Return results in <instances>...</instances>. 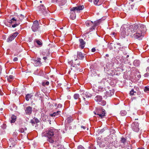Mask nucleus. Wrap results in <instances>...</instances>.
Here are the masks:
<instances>
[{
  "mask_svg": "<svg viewBox=\"0 0 149 149\" xmlns=\"http://www.w3.org/2000/svg\"><path fill=\"white\" fill-rule=\"evenodd\" d=\"M146 29L143 24L133 25H123L120 29L121 35L123 38L126 36H132L134 38L140 39L143 37Z\"/></svg>",
  "mask_w": 149,
  "mask_h": 149,
  "instance_id": "obj_1",
  "label": "nucleus"
},
{
  "mask_svg": "<svg viewBox=\"0 0 149 149\" xmlns=\"http://www.w3.org/2000/svg\"><path fill=\"white\" fill-rule=\"evenodd\" d=\"M74 62H73V60H71L68 62L69 64L71 65L73 67H77V65H80V62H79L77 60V58L79 59L82 60L84 57V55H83L82 53L80 52H78L77 56L75 55L74 56Z\"/></svg>",
  "mask_w": 149,
  "mask_h": 149,
  "instance_id": "obj_2",
  "label": "nucleus"
},
{
  "mask_svg": "<svg viewBox=\"0 0 149 149\" xmlns=\"http://www.w3.org/2000/svg\"><path fill=\"white\" fill-rule=\"evenodd\" d=\"M55 130L53 128H50L45 132H43L42 135V136H47L48 138L47 141L51 143L54 142L53 138L54 137V132Z\"/></svg>",
  "mask_w": 149,
  "mask_h": 149,
  "instance_id": "obj_3",
  "label": "nucleus"
},
{
  "mask_svg": "<svg viewBox=\"0 0 149 149\" xmlns=\"http://www.w3.org/2000/svg\"><path fill=\"white\" fill-rule=\"evenodd\" d=\"M24 16L22 14H21L19 17L17 16L16 17H13L8 22L12 24V27L15 28L20 24Z\"/></svg>",
  "mask_w": 149,
  "mask_h": 149,
  "instance_id": "obj_4",
  "label": "nucleus"
},
{
  "mask_svg": "<svg viewBox=\"0 0 149 149\" xmlns=\"http://www.w3.org/2000/svg\"><path fill=\"white\" fill-rule=\"evenodd\" d=\"M95 114L98 116V118H102L105 116V110L104 109H97L96 111H94Z\"/></svg>",
  "mask_w": 149,
  "mask_h": 149,
  "instance_id": "obj_5",
  "label": "nucleus"
},
{
  "mask_svg": "<svg viewBox=\"0 0 149 149\" xmlns=\"http://www.w3.org/2000/svg\"><path fill=\"white\" fill-rule=\"evenodd\" d=\"M95 100L97 102L98 104L104 106L106 104V102L102 100V97L100 95H97L95 98Z\"/></svg>",
  "mask_w": 149,
  "mask_h": 149,
  "instance_id": "obj_6",
  "label": "nucleus"
},
{
  "mask_svg": "<svg viewBox=\"0 0 149 149\" xmlns=\"http://www.w3.org/2000/svg\"><path fill=\"white\" fill-rule=\"evenodd\" d=\"M40 28L38 21L36 20L33 22L31 27L32 30L34 32L37 31Z\"/></svg>",
  "mask_w": 149,
  "mask_h": 149,
  "instance_id": "obj_7",
  "label": "nucleus"
},
{
  "mask_svg": "<svg viewBox=\"0 0 149 149\" xmlns=\"http://www.w3.org/2000/svg\"><path fill=\"white\" fill-rule=\"evenodd\" d=\"M132 130L134 131L138 132L139 130V124L137 122H134L131 125Z\"/></svg>",
  "mask_w": 149,
  "mask_h": 149,
  "instance_id": "obj_8",
  "label": "nucleus"
},
{
  "mask_svg": "<svg viewBox=\"0 0 149 149\" xmlns=\"http://www.w3.org/2000/svg\"><path fill=\"white\" fill-rule=\"evenodd\" d=\"M18 34V32H15L11 34L7 39V42H11L15 38Z\"/></svg>",
  "mask_w": 149,
  "mask_h": 149,
  "instance_id": "obj_9",
  "label": "nucleus"
},
{
  "mask_svg": "<svg viewBox=\"0 0 149 149\" xmlns=\"http://www.w3.org/2000/svg\"><path fill=\"white\" fill-rule=\"evenodd\" d=\"M84 8V6L83 5H80L77 6L73 7L70 9L71 11H77L78 12L79 11L83 10Z\"/></svg>",
  "mask_w": 149,
  "mask_h": 149,
  "instance_id": "obj_10",
  "label": "nucleus"
},
{
  "mask_svg": "<svg viewBox=\"0 0 149 149\" xmlns=\"http://www.w3.org/2000/svg\"><path fill=\"white\" fill-rule=\"evenodd\" d=\"M38 9L39 11H40L41 13L44 15L47 13L46 9L43 4H41L40 6L38 7Z\"/></svg>",
  "mask_w": 149,
  "mask_h": 149,
  "instance_id": "obj_11",
  "label": "nucleus"
},
{
  "mask_svg": "<svg viewBox=\"0 0 149 149\" xmlns=\"http://www.w3.org/2000/svg\"><path fill=\"white\" fill-rule=\"evenodd\" d=\"M24 110L26 115H30L32 113V108L30 106H28L24 108Z\"/></svg>",
  "mask_w": 149,
  "mask_h": 149,
  "instance_id": "obj_12",
  "label": "nucleus"
},
{
  "mask_svg": "<svg viewBox=\"0 0 149 149\" xmlns=\"http://www.w3.org/2000/svg\"><path fill=\"white\" fill-rule=\"evenodd\" d=\"M79 47L81 49H82L84 48L86 42L84 40L82 39H80L79 40Z\"/></svg>",
  "mask_w": 149,
  "mask_h": 149,
  "instance_id": "obj_13",
  "label": "nucleus"
},
{
  "mask_svg": "<svg viewBox=\"0 0 149 149\" xmlns=\"http://www.w3.org/2000/svg\"><path fill=\"white\" fill-rule=\"evenodd\" d=\"M50 54V52L48 50H44L41 53V54L43 56H48Z\"/></svg>",
  "mask_w": 149,
  "mask_h": 149,
  "instance_id": "obj_14",
  "label": "nucleus"
},
{
  "mask_svg": "<svg viewBox=\"0 0 149 149\" xmlns=\"http://www.w3.org/2000/svg\"><path fill=\"white\" fill-rule=\"evenodd\" d=\"M35 63L36 66L40 65L42 64V63L41 62V58H37L35 61Z\"/></svg>",
  "mask_w": 149,
  "mask_h": 149,
  "instance_id": "obj_15",
  "label": "nucleus"
},
{
  "mask_svg": "<svg viewBox=\"0 0 149 149\" xmlns=\"http://www.w3.org/2000/svg\"><path fill=\"white\" fill-rule=\"evenodd\" d=\"M8 143L12 145V146H10V147H11V146L13 147L16 144V142L15 141H14L13 139L11 138L9 139V141Z\"/></svg>",
  "mask_w": 149,
  "mask_h": 149,
  "instance_id": "obj_16",
  "label": "nucleus"
},
{
  "mask_svg": "<svg viewBox=\"0 0 149 149\" xmlns=\"http://www.w3.org/2000/svg\"><path fill=\"white\" fill-rule=\"evenodd\" d=\"M36 43L39 46L38 47H41L42 45V42L41 40L35 39L34 40V43L35 44Z\"/></svg>",
  "mask_w": 149,
  "mask_h": 149,
  "instance_id": "obj_17",
  "label": "nucleus"
},
{
  "mask_svg": "<svg viewBox=\"0 0 149 149\" xmlns=\"http://www.w3.org/2000/svg\"><path fill=\"white\" fill-rule=\"evenodd\" d=\"M61 112L60 111H57L56 112H54L52 114H51L50 116L51 117H58L60 116Z\"/></svg>",
  "mask_w": 149,
  "mask_h": 149,
  "instance_id": "obj_18",
  "label": "nucleus"
},
{
  "mask_svg": "<svg viewBox=\"0 0 149 149\" xmlns=\"http://www.w3.org/2000/svg\"><path fill=\"white\" fill-rule=\"evenodd\" d=\"M81 95H84L87 98L91 97L92 96L91 94L87 92H84L82 94H81Z\"/></svg>",
  "mask_w": 149,
  "mask_h": 149,
  "instance_id": "obj_19",
  "label": "nucleus"
},
{
  "mask_svg": "<svg viewBox=\"0 0 149 149\" xmlns=\"http://www.w3.org/2000/svg\"><path fill=\"white\" fill-rule=\"evenodd\" d=\"M76 16L75 11H71L70 12V18L72 20L75 19Z\"/></svg>",
  "mask_w": 149,
  "mask_h": 149,
  "instance_id": "obj_20",
  "label": "nucleus"
},
{
  "mask_svg": "<svg viewBox=\"0 0 149 149\" xmlns=\"http://www.w3.org/2000/svg\"><path fill=\"white\" fill-rule=\"evenodd\" d=\"M73 120L72 117L71 116H70L67 118L65 121L68 123H70Z\"/></svg>",
  "mask_w": 149,
  "mask_h": 149,
  "instance_id": "obj_21",
  "label": "nucleus"
},
{
  "mask_svg": "<svg viewBox=\"0 0 149 149\" xmlns=\"http://www.w3.org/2000/svg\"><path fill=\"white\" fill-rule=\"evenodd\" d=\"M85 24L87 26H91L93 25V22L90 20L87 21L85 22Z\"/></svg>",
  "mask_w": 149,
  "mask_h": 149,
  "instance_id": "obj_22",
  "label": "nucleus"
},
{
  "mask_svg": "<svg viewBox=\"0 0 149 149\" xmlns=\"http://www.w3.org/2000/svg\"><path fill=\"white\" fill-rule=\"evenodd\" d=\"M16 119V116L14 115H12L11 117L10 122L11 123H14Z\"/></svg>",
  "mask_w": 149,
  "mask_h": 149,
  "instance_id": "obj_23",
  "label": "nucleus"
},
{
  "mask_svg": "<svg viewBox=\"0 0 149 149\" xmlns=\"http://www.w3.org/2000/svg\"><path fill=\"white\" fill-rule=\"evenodd\" d=\"M73 97L75 100L78 99L79 102L81 101V99L79 98V94L77 93H75L73 95Z\"/></svg>",
  "mask_w": 149,
  "mask_h": 149,
  "instance_id": "obj_24",
  "label": "nucleus"
},
{
  "mask_svg": "<svg viewBox=\"0 0 149 149\" xmlns=\"http://www.w3.org/2000/svg\"><path fill=\"white\" fill-rule=\"evenodd\" d=\"M66 2V0H61V1H58V3L60 6H63Z\"/></svg>",
  "mask_w": 149,
  "mask_h": 149,
  "instance_id": "obj_25",
  "label": "nucleus"
},
{
  "mask_svg": "<svg viewBox=\"0 0 149 149\" xmlns=\"http://www.w3.org/2000/svg\"><path fill=\"white\" fill-rule=\"evenodd\" d=\"M107 96H111L114 94V91L113 90H112L111 91L110 90L109 91H108L107 92Z\"/></svg>",
  "mask_w": 149,
  "mask_h": 149,
  "instance_id": "obj_26",
  "label": "nucleus"
},
{
  "mask_svg": "<svg viewBox=\"0 0 149 149\" xmlns=\"http://www.w3.org/2000/svg\"><path fill=\"white\" fill-rule=\"evenodd\" d=\"M32 96V95L31 94H27L26 95L25 97L26 100L28 101L29 99L31 98Z\"/></svg>",
  "mask_w": 149,
  "mask_h": 149,
  "instance_id": "obj_27",
  "label": "nucleus"
},
{
  "mask_svg": "<svg viewBox=\"0 0 149 149\" xmlns=\"http://www.w3.org/2000/svg\"><path fill=\"white\" fill-rule=\"evenodd\" d=\"M134 65L135 66H138L139 65V61L138 60H135L134 61Z\"/></svg>",
  "mask_w": 149,
  "mask_h": 149,
  "instance_id": "obj_28",
  "label": "nucleus"
},
{
  "mask_svg": "<svg viewBox=\"0 0 149 149\" xmlns=\"http://www.w3.org/2000/svg\"><path fill=\"white\" fill-rule=\"evenodd\" d=\"M127 114V112L125 110H122L120 112V114L122 116H125Z\"/></svg>",
  "mask_w": 149,
  "mask_h": 149,
  "instance_id": "obj_29",
  "label": "nucleus"
},
{
  "mask_svg": "<svg viewBox=\"0 0 149 149\" xmlns=\"http://www.w3.org/2000/svg\"><path fill=\"white\" fill-rule=\"evenodd\" d=\"M100 24V22L99 21H96L94 22L93 25L96 27V26Z\"/></svg>",
  "mask_w": 149,
  "mask_h": 149,
  "instance_id": "obj_30",
  "label": "nucleus"
},
{
  "mask_svg": "<svg viewBox=\"0 0 149 149\" xmlns=\"http://www.w3.org/2000/svg\"><path fill=\"white\" fill-rule=\"evenodd\" d=\"M120 141L121 143H125L126 141V139L125 138L122 137L121 138Z\"/></svg>",
  "mask_w": 149,
  "mask_h": 149,
  "instance_id": "obj_31",
  "label": "nucleus"
},
{
  "mask_svg": "<svg viewBox=\"0 0 149 149\" xmlns=\"http://www.w3.org/2000/svg\"><path fill=\"white\" fill-rule=\"evenodd\" d=\"M99 0H94V3L95 4L97 5H99L100 3H99Z\"/></svg>",
  "mask_w": 149,
  "mask_h": 149,
  "instance_id": "obj_32",
  "label": "nucleus"
},
{
  "mask_svg": "<svg viewBox=\"0 0 149 149\" xmlns=\"http://www.w3.org/2000/svg\"><path fill=\"white\" fill-rule=\"evenodd\" d=\"M136 91H134V90L133 89H132L130 92V95H134V93H136Z\"/></svg>",
  "mask_w": 149,
  "mask_h": 149,
  "instance_id": "obj_33",
  "label": "nucleus"
},
{
  "mask_svg": "<svg viewBox=\"0 0 149 149\" xmlns=\"http://www.w3.org/2000/svg\"><path fill=\"white\" fill-rule=\"evenodd\" d=\"M13 76L12 75H10L8 78V80L9 82H11L13 78Z\"/></svg>",
  "mask_w": 149,
  "mask_h": 149,
  "instance_id": "obj_34",
  "label": "nucleus"
},
{
  "mask_svg": "<svg viewBox=\"0 0 149 149\" xmlns=\"http://www.w3.org/2000/svg\"><path fill=\"white\" fill-rule=\"evenodd\" d=\"M49 84V82L48 81H46L45 82H43L42 83V85L43 86H45L46 85H48Z\"/></svg>",
  "mask_w": 149,
  "mask_h": 149,
  "instance_id": "obj_35",
  "label": "nucleus"
},
{
  "mask_svg": "<svg viewBox=\"0 0 149 149\" xmlns=\"http://www.w3.org/2000/svg\"><path fill=\"white\" fill-rule=\"evenodd\" d=\"M63 146L60 144L56 146V148L60 149H62L63 148Z\"/></svg>",
  "mask_w": 149,
  "mask_h": 149,
  "instance_id": "obj_36",
  "label": "nucleus"
},
{
  "mask_svg": "<svg viewBox=\"0 0 149 149\" xmlns=\"http://www.w3.org/2000/svg\"><path fill=\"white\" fill-rule=\"evenodd\" d=\"M92 27L89 29V32H91L93 30H94L95 27L93 25H92L91 26Z\"/></svg>",
  "mask_w": 149,
  "mask_h": 149,
  "instance_id": "obj_37",
  "label": "nucleus"
},
{
  "mask_svg": "<svg viewBox=\"0 0 149 149\" xmlns=\"http://www.w3.org/2000/svg\"><path fill=\"white\" fill-rule=\"evenodd\" d=\"M112 44V43H111L109 44H108V48L110 50H111V49H113V47L111 45Z\"/></svg>",
  "mask_w": 149,
  "mask_h": 149,
  "instance_id": "obj_38",
  "label": "nucleus"
},
{
  "mask_svg": "<svg viewBox=\"0 0 149 149\" xmlns=\"http://www.w3.org/2000/svg\"><path fill=\"white\" fill-rule=\"evenodd\" d=\"M144 91L146 92H147L149 91V87L146 86L145 87L144 89Z\"/></svg>",
  "mask_w": 149,
  "mask_h": 149,
  "instance_id": "obj_39",
  "label": "nucleus"
},
{
  "mask_svg": "<svg viewBox=\"0 0 149 149\" xmlns=\"http://www.w3.org/2000/svg\"><path fill=\"white\" fill-rule=\"evenodd\" d=\"M77 149H85L81 145H80L78 146Z\"/></svg>",
  "mask_w": 149,
  "mask_h": 149,
  "instance_id": "obj_40",
  "label": "nucleus"
},
{
  "mask_svg": "<svg viewBox=\"0 0 149 149\" xmlns=\"http://www.w3.org/2000/svg\"><path fill=\"white\" fill-rule=\"evenodd\" d=\"M106 67L107 68L109 69L110 68V63H107L105 65Z\"/></svg>",
  "mask_w": 149,
  "mask_h": 149,
  "instance_id": "obj_41",
  "label": "nucleus"
},
{
  "mask_svg": "<svg viewBox=\"0 0 149 149\" xmlns=\"http://www.w3.org/2000/svg\"><path fill=\"white\" fill-rule=\"evenodd\" d=\"M144 76L145 77H148L149 76V73L148 72H146L144 74Z\"/></svg>",
  "mask_w": 149,
  "mask_h": 149,
  "instance_id": "obj_42",
  "label": "nucleus"
},
{
  "mask_svg": "<svg viewBox=\"0 0 149 149\" xmlns=\"http://www.w3.org/2000/svg\"><path fill=\"white\" fill-rule=\"evenodd\" d=\"M24 131V129L23 128H21L19 130V132L21 133H23Z\"/></svg>",
  "mask_w": 149,
  "mask_h": 149,
  "instance_id": "obj_43",
  "label": "nucleus"
},
{
  "mask_svg": "<svg viewBox=\"0 0 149 149\" xmlns=\"http://www.w3.org/2000/svg\"><path fill=\"white\" fill-rule=\"evenodd\" d=\"M40 95V92L39 91H37L36 92V93L35 95L36 96L38 97L39 96V95Z\"/></svg>",
  "mask_w": 149,
  "mask_h": 149,
  "instance_id": "obj_44",
  "label": "nucleus"
},
{
  "mask_svg": "<svg viewBox=\"0 0 149 149\" xmlns=\"http://www.w3.org/2000/svg\"><path fill=\"white\" fill-rule=\"evenodd\" d=\"M62 107V105L61 104H59L57 107V108H61Z\"/></svg>",
  "mask_w": 149,
  "mask_h": 149,
  "instance_id": "obj_45",
  "label": "nucleus"
},
{
  "mask_svg": "<svg viewBox=\"0 0 149 149\" xmlns=\"http://www.w3.org/2000/svg\"><path fill=\"white\" fill-rule=\"evenodd\" d=\"M17 133L16 132H14L13 133V135L15 136H16L17 135Z\"/></svg>",
  "mask_w": 149,
  "mask_h": 149,
  "instance_id": "obj_46",
  "label": "nucleus"
},
{
  "mask_svg": "<svg viewBox=\"0 0 149 149\" xmlns=\"http://www.w3.org/2000/svg\"><path fill=\"white\" fill-rule=\"evenodd\" d=\"M13 61H17L18 60V58L17 57H15L13 59Z\"/></svg>",
  "mask_w": 149,
  "mask_h": 149,
  "instance_id": "obj_47",
  "label": "nucleus"
},
{
  "mask_svg": "<svg viewBox=\"0 0 149 149\" xmlns=\"http://www.w3.org/2000/svg\"><path fill=\"white\" fill-rule=\"evenodd\" d=\"M52 2L53 3H55L57 2V0H52Z\"/></svg>",
  "mask_w": 149,
  "mask_h": 149,
  "instance_id": "obj_48",
  "label": "nucleus"
},
{
  "mask_svg": "<svg viewBox=\"0 0 149 149\" xmlns=\"http://www.w3.org/2000/svg\"><path fill=\"white\" fill-rule=\"evenodd\" d=\"M96 51V49L95 48H93L91 49V51L93 52H94Z\"/></svg>",
  "mask_w": 149,
  "mask_h": 149,
  "instance_id": "obj_49",
  "label": "nucleus"
},
{
  "mask_svg": "<svg viewBox=\"0 0 149 149\" xmlns=\"http://www.w3.org/2000/svg\"><path fill=\"white\" fill-rule=\"evenodd\" d=\"M82 96V97L83 98V100L84 101H85L86 100V99H85V97L84 95H81Z\"/></svg>",
  "mask_w": 149,
  "mask_h": 149,
  "instance_id": "obj_50",
  "label": "nucleus"
},
{
  "mask_svg": "<svg viewBox=\"0 0 149 149\" xmlns=\"http://www.w3.org/2000/svg\"><path fill=\"white\" fill-rule=\"evenodd\" d=\"M35 121L36 123H37L39 122V120L37 118H36L35 119Z\"/></svg>",
  "mask_w": 149,
  "mask_h": 149,
  "instance_id": "obj_51",
  "label": "nucleus"
},
{
  "mask_svg": "<svg viewBox=\"0 0 149 149\" xmlns=\"http://www.w3.org/2000/svg\"><path fill=\"white\" fill-rule=\"evenodd\" d=\"M146 70L147 72H149V66L147 67Z\"/></svg>",
  "mask_w": 149,
  "mask_h": 149,
  "instance_id": "obj_52",
  "label": "nucleus"
},
{
  "mask_svg": "<svg viewBox=\"0 0 149 149\" xmlns=\"http://www.w3.org/2000/svg\"><path fill=\"white\" fill-rule=\"evenodd\" d=\"M47 56H44L43 58V59L45 60L46 61V60L47 59Z\"/></svg>",
  "mask_w": 149,
  "mask_h": 149,
  "instance_id": "obj_53",
  "label": "nucleus"
},
{
  "mask_svg": "<svg viewBox=\"0 0 149 149\" xmlns=\"http://www.w3.org/2000/svg\"><path fill=\"white\" fill-rule=\"evenodd\" d=\"M134 5H133V4L131 5L130 6V8H131V9H132L134 7Z\"/></svg>",
  "mask_w": 149,
  "mask_h": 149,
  "instance_id": "obj_54",
  "label": "nucleus"
},
{
  "mask_svg": "<svg viewBox=\"0 0 149 149\" xmlns=\"http://www.w3.org/2000/svg\"><path fill=\"white\" fill-rule=\"evenodd\" d=\"M141 76L140 74L137 75V77L139 78H141Z\"/></svg>",
  "mask_w": 149,
  "mask_h": 149,
  "instance_id": "obj_55",
  "label": "nucleus"
},
{
  "mask_svg": "<svg viewBox=\"0 0 149 149\" xmlns=\"http://www.w3.org/2000/svg\"><path fill=\"white\" fill-rule=\"evenodd\" d=\"M123 47H120V48H119V49L120 50H123Z\"/></svg>",
  "mask_w": 149,
  "mask_h": 149,
  "instance_id": "obj_56",
  "label": "nucleus"
},
{
  "mask_svg": "<svg viewBox=\"0 0 149 149\" xmlns=\"http://www.w3.org/2000/svg\"><path fill=\"white\" fill-rule=\"evenodd\" d=\"M115 32H113L111 34V35H113V36L115 35Z\"/></svg>",
  "mask_w": 149,
  "mask_h": 149,
  "instance_id": "obj_57",
  "label": "nucleus"
},
{
  "mask_svg": "<svg viewBox=\"0 0 149 149\" xmlns=\"http://www.w3.org/2000/svg\"><path fill=\"white\" fill-rule=\"evenodd\" d=\"M85 102V104H88V102L87 101H86Z\"/></svg>",
  "mask_w": 149,
  "mask_h": 149,
  "instance_id": "obj_58",
  "label": "nucleus"
},
{
  "mask_svg": "<svg viewBox=\"0 0 149 149\" xmlns=\"http://www.w3.org/2000/svg\"><path fill=\"white\" fill-rule=\"evenodd\" d=\"M117 45H119L120 46L121 45L120 44V43H117Z\"/></svg>",
  "mask_w": 149,
  "mask_h": 149,
  "instance_id": "obj_59",
  "label": "nucleus"
},
{
  "mask_svg": "<svg viewBox=\"0 0 149 149\" xmlns=\"http://www.w3.org/2000/svg\"><path fill=\"white\" fill-rule=\"evenodd\" d=\"M81 127L83 128L84 129H86V127L85 126H82Z\"/></svg>",
  "mask_w": 149,
  "mask_h": 149,
  "instance_id": "obj_60",
  "label": "nucleus"
},
{
  "mask_svg": "<svg viewBox=\"0 0 149 149\" xmlns=\"http://www.w3.org/2000/svg\"><path fill=\"white\" fill-rule=\"evenodd\" d=\"M41 21H42L43 23H44V19H42Z\"/></svg>",
  "mask_w": 149,
  "mask_h": 149,
  "instance_id": "obj_61",
  "label": "nucleus"
},
{
  "mask_svg": "<svg viewBox=\"0 0 149 149\" xmlns=\"http://www.w3.org/2000/svg\"><path fill=\"white\" fill-rule=\"evenodd\" d=\"M105 56H107V57H109V54H106V55Z\"/></svg>",
  "mask_w": 149,
  "mask_h": 149,
  "instance_id": "obj_62",
  "label": "nucleus"
},
{
  "mask_svg": "<svg viewBox=\"0 0 149 149\" xmlns=\"http://www.w3.org/2000/svg\"><path fill=\"white\" fill-rule=\"evenodd\" d=\"M137 149H145L144 148H138Z\"/></svg>",
  "mask_w": 149,
  "mask_h": 149,
  "instance_id": "obj_63",
  "label": "nucleus"
},
{
  "mask_svg": "<svg viewBox=\"0 0 149 149\" xmlns=\"http://www.w3.org/2000/svg\"><path fill=\"white\" fill-rule=\"evenodd\" d=\"M57 104L55 103V104L54 106H55L56 107V106H57Z\"/></svg>",
  "mask_w": 149,
  "mask_h": 149,
  "instance_id": "obj_64",
  "label": "nucleus"
}]
</instances>
